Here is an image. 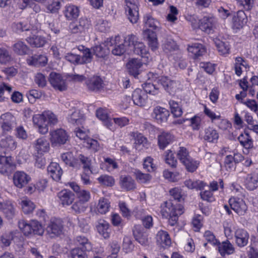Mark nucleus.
<instances>
[{"label":"nucleus","mask_w":258,"mask_h":258,"mask_svg":"<svg viewBox=\"0 0 258 258\" xmlns=\"http://www.w3.org/2000/svg\"><path fill=\"white\" fill-rule=\"evenodd\" d=\"M217 20L214 16H205L199 20L198 27L203 31L210 34L214 31Z\"/></svg>","instance_id":"9b49d317"},{"label":"nucleus","mask_w":258,"mask_h":258,"mask_svg":"<svg viewBox=\"0 0 258 258\" xmlns=\"http://www.w3.org/2000/svg\"><path fill=\"white\" fill-rule=\"evenodd\" d=\"M143 168L147 171L151 172L156 169V165L153 163V159L151 157H147L144 160Z\"/></svg>","instance_id":"338daca9"},{"label":"nucleus","mask_w":258,"mask_h":258,"mask_svg":"<svg viewBox=\"0 0 258 258\" xmlns=\"http://www.w3.org/2000/svg\"><path fill=\"white\" fill-rule=\"evenodd\" d=\"M68 119L70 123L76 125L82 124L85 120L84 115L80 110L76 107H73L70 110Z\"/></svg>","instance_id":"412c9836"},{"label":"nucleus","mask_w":258,"mask_h":258,"mask_svg":"<svg viewBox=\"0 0 258 258\" xmlns=\"http://www.w3.org/2000/svg\"><path fill=\"white\" fill-rule=\"evenodd\" d=\"M124 43L127 44V46L131 47L134 53L140 55L142 57L148 58V51L146 46L143 42L138 41L137 37L133 35H128L125 37L124 39Z\"/></svg>","instance_id":"20e7f679"},{"label":"nucleus","mask_w":258,"mask_h":258,"mask_svg":"<svg viewBox=\"0 0 258 258\" xmlns=\"http://www.w3.org/2000/svg\"><path fill=\"white\" fill-rule=\"evenodd\" d=\"M163 50L166 53L175 52L178 50V47L174 41L171 39L165 40L162 45Z\"/></svg>","instance_id":"8fccbe9b"},{"label":"nucleus","mask_w":258,"mask_h":258,"mask_svg":"<svg viewBox=\"0 0 258 258\" xmlns=\"http://www.w3.org/2000/svg\"><path fill=\"white\" fill-rule=\"evenodd\" d=\"M119 183L121 188L126 191L134 190L136 187L135 180L130 175H121Z\"/></svg>","instance_id":"bb28decb"},{"label":"nucleus","mask_w":258,"mask_h":258,"mask_svg":"<svg viewBox=\"0 0 258 258\" xmlns=\"http://www.w3.org/2000/svg\"><path fill=\"white\" fill-rule=\"evenodd\" d=\"M214 41L218 51L221 54L224 55L229 53L230 47L227 42L222 41L218 38H215Z\"/></svg>","instance_id":"3c124183"},{"label":"nucleus","mask_w":258,"mask_h":258,"mask_svg":"<svg viewBox=\"0 0 258 258\" xmlns=\"http://www.w3.org/2000/svg\"><path fill=\"white\" fill-rule=\"evenodd\" d=\"M49 140L52 146H58L66 143L69 139L66 131L62 128L51 130L49 132Z\"/></svg>","instance_id":"423d86ee"},{"label":"nucleus","mask_w":258,"mask_h":258,"mask_svg":"<svg viewBox=\"0 0 258 258\" xmlns=\"http://www.w3.org/2000/svg\"><path fill=\"white\" fill-rule=\"evenodd\" d=\"M16 123V117L10 112L4 113L0 116V124L2 133L11 132Z\"/></svg>","instance_id":"1a4fd4ad"},{"label":"nucleus","mask_w":258,"mask_h":258,"mask_svg":"<svg viewBox=\"0 0 258 258\" xmlns=\"http://www.w3.org/2000/svg\"><path fill=\"white\" fill-rule=\"evenodd\" d=\"M26 40L32 47L34 48L42 47L47 42L46 38L41 35L29 36L26 39Z\"/></svg>","instance_id":"2f4dec72"},{"label":"nucleus","mask_w":258,"mask_h":258,"mask_svg":"<svg viewBox=\"0 0 258 258\" xmlns=\"http://www.w3.org/2000/svg\"><path fill=\"white\" fill-rule=\"evenodd\" d=\"M133 235L135 239L143 245H147L149 243L147 234L143 231L141 225H135L133 230Z\"/></svg>","instance_id":"4be33fe9"},{"label":"nucleus","mask_w":258,"mask_h":258,"mask_svg":"<svg viewBox=\"0 0 258 258\" xmlns=\"http://www.w3.org/2000/svg\"><path fill=\"white\" fill-rule=\"evenodd\" d=\"M248 67L246 62L243 60V59L241 57H236L235 58V63L234 64V70L235 74L240 76L242 74V69L245 68L247 69Z\"/></svg>","instance_id":"864d4df0"},{"label":"nucleus","mask_w":258,"mask_h":258,"mask_svg":"<svg viewBox=\"0 0 258 258\" xmlns=\"http://www.w3.org/2000/svg\"><path fill=\"white\" fill-rule=\"evenodd\" d=\"M61 159L62 161L67 165L75 168H80V165L78 160L75 158L72 152L63 153L61 155Z\"/></svg>","instance_id":"58836bf2"},{"label":"nucleus","mask_w":258,"mask_h":258,"mask_svg":"<svg viewBox=\"0 0 258 258\" xmlns=\"http://www.w3.org/2000/svg\"><path fill=\"white\" fill-rule=\"evenodd\" d=\"M34 125L39 133L42 135L48 132V124L54 125L57 123L56 116L50 111H45L41 114L35 115L33 117Z\"/></svg>","instance_id":"f257e3e1"},{"label":"nucleus","mask_w":258,"mask_h":258,"mask_svg":"<svg viewBox=\"0 0 258 258\" xmlns=\"http://www.w3.org/2000/svg\"><path fill=\"white\" fill-rule=\"evenodd\" d=\"M183 206L179 204H174L171 201L164 202L161 210L163 217L169 218V223L171 226L175 225L179 215L183 213Z\"/></svg>","instance_id":"7ed1b4c3"},{"label":"nucleus","mask_w":258,"mask_h":258,"mask_svg":"<svg viewBox=\"0 0 258 258\" xmlns=\"http://www.w3.org/2000/svg\"><path fill=\"white\" fill-rule=\"evenodd\" d=\"M76 136L81 140H84V146L86 148L97 151L99 149V145L97 141L88 137L86 132L80 128H76L75 130Z\"/></svg>","instance_id":"6e6552de"},{"label":"nucleus","mask_w":258,"mask_h":258,"mask_svg":"<svg viewBox=\"0 0 258 258\" xmlns=\"http://www.w3.org/2000/svg\"><path fill=\"white\" fill-rule=\"evenodd\" d=\"M12 60L9 51L5 48H0V63L6 64Z\"/></svg>","instance_id":"680f3d73"},{"label":"nucleus","mask_w":258,"mask_h":258,"mask_svg":"<svg viewBox=\"0 0 258 258\" xmlns=\"http://www.w3.org/2000/svg\"><path fill=\"white\" fill-rule=\"evenodd\" d=\"M14 233L13 231H7L3 233L0 237V241L4 246H8L10 245L11 241L14 238Z\"/></svg>","instance_id":"052dcab7"},{"label":"nucleus","mask_w":258,"mask_h":258,"mask_svg":"<svg viewBox=\"0 0 258 258\" xmlns=\"http://www.w3.org/2000/svg\"><path fill=\"white\" fill-rule=\"evenodd\" d=\"M240 144L246 149H250L253 147V141L247 133L241 134L238 138Z\"/></svg>","instance_id":"09e8293b"},{"label":"nucleus","mask_w":258,"mask_h":258,"mask_svg":"<svg viewBox=\"0 0 258 258\" xmlns=\"http://www.w3.org/2000/svg\"><path fill=\"white\" fill-rule=\"evenodd\" d=\"M145 25L146 29L143 31V36L148 41V44L154 50L158 47V42L154 30L158 28L159 22L149 15H146L144 18Z\"/></svg>","instance_id":"f03ea898"},{"label":"nucleus","mask_w":258,"mask_h":258,"mask_svg":"<svg viewBox=\"0 0 258 258\" xmlns=\"http://www.w3.org/2000/svg\"><path fill=\"white\" fill-rule=\"evenodd\" d=\"M75 242L77 245L82 246V248L84 249L85 250L90 251L92 249L91 243L85 236H78L76 237Z\"/></svg>","instance_id":"13d9d810"},{"label":"nucleus","mask_w":258,"mask_h":258,"mask_svg":"<svg viewBox=\"0 0 258 258\" xmlns=\"http://www.w3.org/2000/svg\"><path fill=\"white\" fill-rule=\"evenodd\" d=\"M0 146L3 148L14 150L17 148V143L13 136L2 133L0 135Z\"/></svg>","instance_id":"a211bd4d"},{"label":"nucleus","mask_w":258,"mask_h":258,"mask_svg":"<svg viewBox=\"0 0 258 258\" xmlns=\"http://www.w3.org/2000/svg\"><path fill=\"white\" fill-rule=\"evenodd\" d=\"M235 242L239 247L246 246L249 238L248 233L244 229L239 228L234 232Z\"/></svg>","instance_id":"f3484780"},{"label":"nucleus","mask_w":258,"mask_h":258,"mask_svg":"<svg viewBox=\"0 0 258 258\" xmlns=\"http://www.w3.org/2000/svg\"><path fill=\"white\" fill-rule=\"evenodd\" d=\"M244 185L249 190H253L258 187V171L248 174L244 179Z\"/></svg>","instance_id":"b1692460"},{"label":"nucleus","mask_w":258,"mask_h":258,"mask_svg":"<svg viewBox=\"0 0 258 258\" xmlns=\"http://www.w3.org/2000/svg\"><path fill=\"white\" fill-rule=\"evenodd\" d=\"M76 159L78 160V162L80 163V165L81 164L83 165V168L85 171L89 170L91 173H93L91 169V160L89 158L80 154L78 156V158Z\"/></svg>","instance_id":"e2e57ef3"},{"label":"nucleus","mask_w":258,"mask_h":258,"mask_svg":"<svg viewBox=\"0 0 258 258\" xmlns=\"http://www.w3.org/2000/svg\"><path fill=\"white\" fill-rule=\"evenodd\" d=\"M86 251L83 248H75L71 250L70 255L72 258H88Z\"/></svg>","instance_id":"69168bd1"},{"label":"nucleus","mask_w":258,"mask_h":258,"mask_svg":"<svg viewBox=\"0 0 258 258\" xmlns=\"http://www.w3.org/2000/svg\"><path fill=\"white\" fill-rule=\"evenodd\" d=\"M18 226L20 229L25 235L28 236L31 234L33 232L31 226V221L28 223L25 220H20L18 222Z\"/></svg>","instance_id":"6e6d98bb"},{"label":"nucleus","mask_w":258,"mask_h":258,"mask_svg":"<svg viewBox=\"0 0 258 258\" xmlns=\"http://www.w3.org/2000/svg\"><path fill=\"white\" fill-rule=\"evenodd\" d=\"M111 254L107 258H116L117 254L119 251L120 247L118 242L116 240H113L110 243Z\"/></svg>","instance_id":"774afa93"},{"label":"nucleus","mask_w":258,"mask_h":258,"mask_svg":"<svg viewBox=\"0 0 258 258\" xmlns=\"http://www.w3.org/2000/svg\"><path fill=\"white\" fill-rule=\"evenodd\" d=\"M156 242L157 244L162 247L170 246L171 244V238L167 231L161 230L156 234Z\"/></svg>","instance_id":"473e14b6"},{"label":"nucleus","mask_w":258,"mask_h":258,"mask_svg":"<svg viewBox=\"0 0 258 258\" xmlns=\"http://www.w3.org/2000/svg\"><path fill=\"white\" fill-rule=\"evenodd\" d=\"M98 232L104 238H108L110 236V230L109 224L104 219H100L98 221L96 225Z\"/></svg>","instance_id":"c9c22d12"},{"label":"nucleus","mask_w":258,"mask_h":258,"mask_svg":"<svg viewBox=\"0 0 258 258\" xmlns=\"http://www.w3.org/2000/svg\"><path fill=\"white\" fill-rule=\"evenodd\" d=\"M153 113L154 118L159 123L166 121L169 115V111L165 108L161 107L155 108Z\"/></svg>","instance_id":"ea45409f"},{"label":"nucleus","mask_w":258,"mask_h":258,"mask_svg":"<svg viewBox=\"0 0 258 258\" xmlns=\"http://www.w3.org/2000/svg\"><path fill=\"white\" fill-rule=\"evenodd\" d=\"M35 150L38 154H43L49 150V143L44 137L38 139L34 143Z\"/></svg>","instance_id":"72a5a7b5"},{"label":"nucleus","mask_w":258,"mask_h":258,"mask_svg":"<svg viewBox=\"0 0 258 258\" xmlns=\"http://www.w3.org/2000/svg\"><path fill=\"white\" fill-rule=\"evenodd\" d=\"M203 138L208 142L215 143L219 138V134L215 128L208 127L205 129Z\"/></svg>","instance_id":"a19ab883"},{"label":"nucleus","mask_w":258,"mask_h":258,"mask_svg":"<svg viewBox=\"0 0 258 258\" xmlns=\"http://www.w3.org/2000/svg\"><path fill=\"white\" fill-rule=\"evenodd\" d=\"M48 81L51 86L56 89L60 91L67 89L66 83L59 74L51 72L49 75Z\"/></svg>","instance_id":"ddd939ff"},{"label":"nucleus","mask_w":258,"mask_h":258,"mask_svg":"<svg viewBox=\"0 0 258 258\" xmlns=\"http://www.w3.org/2000/svg\"><path fill=\"white\" fill-rule=\"evenodd\" d=\"M12 47L14 52L20 55L26 54L29 50V47L21 40L17 41Z\"/></svg>","instance_id":"37998d69"},{"label":"nucleus","mask_w":258,"mask_h":258,"mask_svg":"<svg viewBox=\"0 0 258 258\" xmlns=\"http://www.w3.org/2000/svg\"><path fill=\"white\" fill-rule=\"evenodd\" d=\"M218 250L222 256H225L226 254L233 253L235 251V248L229 241L226 240L219 243Z\"/></svg>","instance_id":"79ce46f5"},{"label":"nucleus","mask_w":258,"mask_h":258,"mask_svg":"<svg viewBox=\"0 0 258 258\" xmlns=\"http://www.w3.org/2000/svg\"><path fill=\"white\" fill-rule=\"evenodd\" d=\"M57 197L60 203L64 206H69L72 204L75 199V195L71 191L62 190L59 192Z\"/></svg>","instance_id":"e433bc0d"},{"label":"nucleus","mask_w":258,"mask_h":258,"mask_svg":"<svg viewBox=\"0 0 258 258\" xmlns=\"http://www.w3.org/2000/svg\"><path fill=\"white\" fill-rule=\"evenodd\" d=\"M124 10L129 21L133 24L136 23L139 18L138 0H123Z\"/></svg>","instance_id":"39448f33"},{"label":"nucleus","mask_w":258,"mask_h":258,"mask_svg":"<svg viewBox=\"0 0 258 258\" xmlns=\"http://www.w3.org/2000/svg\"><path fill=\"white\" fill-rule=\"evenodd\" d=\"M148 95L141 89H136L132 94V100L134 104L140 107H144L147 103Z\"/></svg>","instance_id":"2eb2a0df"},{"label":"nucleus","mask_w":258,"mask_h":258,"mask_svg":"<svg viewBox=\"0 0 258 258\" xmlns=\"http://www.w3.org/2000/svg\"><path fill=\"white\" fill-rule=\"evenodd\" d=\"M142 66L140 60L135 58L130 59L126 64L129 73L135 78L140 74V69Z\"/></svg>","instance_id":"4c0bfd02"},{"label":"nucleus","mask_w":258,"mask_h":258,"mask_svg":"<svg viewBox=\"0 0 258 258\" xmlns=\"http://www.w3.org/2000/svg\"><path fill=\"white\" fill-rule=\"evenodd\" d=\"M164 89L170 94L174 95L180 88V83L178 81L172 80L166 76L160 77L158 80Z\"/></svg>","instance_id":"9d476101"},{"label":"nucleus","mask_w":258,"mask_h":258,"mask_svg":"<svg viewBox=\"0 0 258 258\" xmlns=\"http://www.w3.org/2000/svg\"><path fill=\"white\" fill-rule=\"evenodd\" d=\"M157 83L146 82L144 84L143 88L145 92L153 95H156L159 94V88L156 86Z\"/></svg>","instance_id":"5fc2aeb1"},{"label":"nucleus","mask_w":258,"mask_h":258,"mask_svg":"<svg viewBox=\"0 0 258 258\" xmlns=\"http://www.w3.org/2000/svg\"><path fill=\"white\" fill-rule=\"evenodd\" d=\"M229 202L230 208L239 215H243L246 213L247 207L242 199L232 198L229 200Z\"/></svg>","instance_id":"4468645a"},{"label":"nucleus","mask_w":258,"mask_h":258,"mask_svg":"<svg viewBox=\"0 0 258 258\" xmlns=\"http://www.w3.org/2000/svg\"><path fill=\"white\" fill-rule=\"evenodd\" d=\"M63 229V221L61 219L52 218L50 219L46 228L47 234L51 237L58 236L62 233Z\"/></svg>","instance_id":"0eeeda50"},{"label":"nucleus","mask_w":258,"mask_h":258,"mask_svg":"<svg viewBox=\"0 0 258 258\" xmlns=\"http://www.w3.org/2000/svg\"><path fill=\"white\" fill-rule=\"evenodd\" d=\"M245 15L243 11H239L237 15L233 18V27L237 29L242 28L246 23Z\"/></svg>","instance_id":"c03bdc74"},{"label":"nucleus","mask_w":258,"mask_h":258,"mask_svg":"<svg viewBox=\"0 0 258 258\" xmlns=\"http://www.w3.org/2000/svg\"><path fill=\"white\" fill-rule=\"evenodd\" d=\"M111 208V203L109 199L104 197L100 198L95 207L97 213L101 215L106 214Z\"/></svg>","instance_id":"c85d7f7f"},{"label":"nucleus","mask_w":258,"mask_h":258,"mask_svg":"<svg viewBox=\"0 0 258 258\" xmlns=\"http://www.w3.org/2000/svg\"><path fill=\"white\" fill-rule=\"evenodd\" d=\"M79 8L74 5L67 6L64 11L65 17L68 20H70L77 18L79 15Z\"/></svg>","instance_id":"a18cd8bd"},{"label":"nucleus","mask_w":258,"mask_h":258,"mask_svg":"<svg viewBox=\"0 0 258 258\" xmlns=\"http://www.w3.org/2000/svg\"><path fill=\"white\" fill-rule=\"evenodd\" d=\"M120 38L119 36H116L114 38L109 39V40L112 42V45L113 48L112 49V53L115 55H121L126 50V46H127V44L124 42H120Z\"/></svg>","instance_id":"a878e982"},{"label":"nucleus","mask_w":258,"mask_h":258,"mask_svg":"<svg viewBox=\"0 0 258 258\" xmlns=\"http://www.w3.org/2000/svg\"><path fill=\"white\" fill-rule=\"evenodd\" d=\"M12 91V87L6 83L0 84V101L7 99Z\"/></svg>","instance_id":"4d7b16f0"},{"label":"nucleus","mask_w":258,"mask_h":258,"mask_svg":"<svg viewBox=\"0 0 258 258\" xmlns=\"http://www.w3.org/2000/svg\"><path fill=\"white\" fill-rule=\"evenodd\" d=\"M20 204L23 212L26 214L31 213L36 208L35 204L26 198L23 199Z\"/></svg>","instance_id":"de8ad7c7"},{"label":"nucleus","mask_w":258,"mask_h":258,"mask_svg":"<svg viewBox=\"0 0 258 258\" xmlns=\"http://www.w3.org/2000/svg\"><path fill=\"white\" fill-rule=\"evenodd\" d=\"M0 210L2 211L5 216L8 219H13L16 215V209L13 203L10 201L2 202L0 200Z\"/></svg>","instance_id":"5701e85b"},{"label":"nucleus","mask_w":258,"mask_h":258,"mask_svg":"<svg viewBox=\"0 0 258 258\" xmlns=\"http://www.w3.org/2000/svg\"><path fill=\"white\" fill-rule=\"evenodd\" d=\"M112 42L107 39L104 43L97 45L93 48V52L98 57H104L109 52Z\"/></svg>","instance_id":"6ab92c4d"},{"label":"nucleus","mask_w":258,"mask_h":258,"mask_svg":"<svg viewBox=\"0 0 258 258\" xmlns=\"http://www.w3.org/2000/svg\"><path fill=\"white\" fill-rule=\"evenodd\" d=\"M136 180L141 183H146L149 182L152 176L148 173H144L140 170L136 169L134 172Z\"/></svg>","instance_id":"603ef678"},{"label":"nucleus","mask_w":258,"mask_h":258,"mask_svg":"<svg viewBox=\"0 0 258 258\" xmlns=\"http://www.w3.org/2000/svg\"><path fill=\"white\" fill-rule=\"evenodd\" d=\"M98 180L100 184L107 186H112L115 183L113 177L107 175L100 176L98 178Z\"/></svg>","instance_id":"0e129e2a"},{"label":"nucleus","mask_w":258,"mask_h":258,"mask_svg":"<svg viewBox=\"0 0 258 258\" xmlns=\"http://www.w3.org/2000/svg\"><path fill=\"white\" fill-rule=\"evenodd\" d=\"M30 177L23 171H16L14 173L13 180L14 185L19 188L24 187L30 180Z\"/></svg>","instance_id":"dca6fc26"},{"label":"nucleus","mask_w":258,"mask_h":258,"mask_svg":"<svg viewBox=\"0 0 258 258\" xmlns=\"http://www.w3.org/2000/svg\"><path fill=\"white\" fill-rule=\"evenodd\" d=\"M174 140V137L168 132H162L158 136V143L160 149H164L166 147L172 143Z\"/></svg>","instance_id":"f704fd0d"},{"label":"nucleus","mask_w":258,"mask_h":258,"mask_svg":"<svg viewBox=\"0 0 258 258\" xmlns=\"http://www.w3.org/2000/svg\"><path fill=\"white\" fill-rule=\"evenodd\" d=\"M185 185L189 189H194L201 190L205 185V183L200 180L193 181L189 179L184 181Z\"/></svg>","instance_id":"bf43d9fd"},{"label":"nucleus","mask_w":258,"mask_h":258,"mask_svg":"<svg viewBox=\"0 0 258 258\" xmlns=\"http://www.w3.org/2000/svg\"><path fill=\"white\" fill-rule=\"evenodd\" d=\"M47 57L42 54H35L27 59V62L29 66L34 67H43L47 63Z\"/></svg>","instance_id":"c756f323"},{"label":"nucleus","mask_w":258,"mask_h":258,"mask_svg":"<svg viewBox=\"0 0 258 258\" xmlns=\"http://www.w3.org/2000/svg\"><path fill=\"white\" fill-rule=\"evenodd\" d=\"M70 187L76 193L78 200L86 203L91 198L90 193L88 190L81 189L80 186L75 182L68 183Z\"/></svg>","instance_id":"aec40b11"},{"label":"nucleus","mask_w":258,"mask_h":258,"mask_svg":"<svg viewBox=\"0 0 258 258\" xmlns=\"http://www.w3.org/2000/svg\"><path fill=\"white\" fill-rule=\"evenodd\" d=\"M13 165V161L11 156L7 157L0 155V173L1 174L8 173Z\"/></svg>","instance_id":"7c9ffc66"},{"label":"nucleus","mask_w":258,"mask_h":258,"mask_svg":"<svg viewBox=\"0 0 258 258\" xmlns=\"http://www.w3.org/2000/svg\"><path fill=\"white\" fill-rule=\"evenodd\" d=\"M88 89L91 91L97 92L103 87L102 79L99 76H93L86 82Z\"/></svg>","instance_id":"cd10ccee"},{"label":"nucleus","mask_w":258,"mask_h":258,"mask_svg":"<svg viewBox=\"0 0 258 258\" xmlns=\"http://www.w3.org/2000/svg\"><path fill=\"white\" fill-rule=\"evenodd\" d=\"M90 27V23L85 18H81L77 22L71 23L69 29L72 33H81L85 32Z\"/></svg>","instance_id":"f8f14e48"},{"label":"nucleus","mask_w":258,"mask_h":258,"mask_svg":"<svg viewBox=\"0 0 258 258\" xmlns=\"http://www.w3.org/2000/svg\"><path fill=\"white\" fill-rule=\"evenodd\" d=\"M47 171L53 180L56 181L60 180L63 173L61 168L56 162H51L47 167Z\"/></svg>","instance_id":"393cba45"},{"label":"nucleus","mask_w":258,"mask_h":258,"mask_svg":"<svg viewBox=\"0 0 258 258\" xmlns=\"http://www.w3.org/2000/svg\"><path fill=\"white\" fill-rule=\"evenodd\" d=\"M187 50L193 54L196 58H198L206 53L205 47L200 43H195L189 46Z\"/></svg>","instance_id":"49530a36"}]
</instances>
